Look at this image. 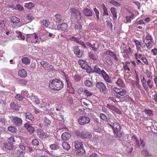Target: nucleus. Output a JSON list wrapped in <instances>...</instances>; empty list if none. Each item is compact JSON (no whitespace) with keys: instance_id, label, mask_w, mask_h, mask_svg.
<instances>
[{"instance_id":"1","label":"nucleus","mask_w":157,"mask_h":157,"mask_svg":"<svg viewBox=\"0 0 157 157\" xmlns=\"http://www.w3.org/2000/svg\"><path fill=\"white\" fill-rule=\"evenodd\" d=\"M93 73H95L102 75L105 81L109 83L111 82V80L109 76L104 70H101L98 65H96L94 67Z\"/></svg>"},{"instance_id":"2","label":"nucleus","mask_w":157,"mask_h":157,"mask_svg":"<svg viewBox=\"0 0 157 157\" xmlns=\"http://www.w3.org/2000/svg\"><path fill=\"white\" fill-rule=\"evenodd\" d=\"M63 86V82L58 79H55L50 82L49 87L52 90H59L62 89Z\"/></svg>"},{"instance_id":"3","label":"nucleus","mask_w":157,"mask_h":157,"mask_svg":"<svg viewBox=\"0 0 157 157\" xmlns=\"http://www.w3.org/2000/svg\"><path fill=\"white\" fill-rule=\"evenodd\" d=\"M110 126L112 128L114 136L116 137H120L122 136V131L121 130L120 125L118 123L114 122L113 125L110 124Z\"/></svg>"},{"instance_id":"4","label":"nucleus","mask_w":157,"mask_h":157,"mask_svg":"<svg viewBox=\"0 0 157 157\" xmlns=\"http://www.w3.org/2000/svg\"><path fill=\"white\" fill-rule=\"evenodd\" d=\"M90 121V119L85 115L80 116L78 120V123L81 125H84L88 124Z\"/></svg>"},{"instance_id":"5","label":"nucleus","mask_w":157,"mask_h":157,"mask_svg":"<svg viewBox=\"0 0 157 157\" xmlns=\"http://www.w3.org/2000/svg\"><path fill=\"white\" fill-rule=\"evenodd\" d=\"M12 123L15 126H19L22 124V121L21 119L18 117L12 116L11 117Z\"/></svg>"},{"instance_id":"6","label":"nucleus","mask_w":157,"mask_h":157,"mask_svg":"<svg viewBox=\"0 0 157 157\" xmlns=\"http://www.w3.org/2000/svg\"><path fill=\"white\" fill-rule=\"evenodd\" d=\"M96 86L99 89L101 92L105 94L107 92L106 87L104 84L102 82H97Z\"/></svg>"},{"instance_id":"7","label":"nucleus","mask_w":157,"mask_h":157,"mask_svg":"<svg viewBox=\"0 0 157 157\" xmlns=\"http://www.w3.org/2000/svg\"><path fill=\"white\" fill-rule=\"evenodd\" d=\"M72 16L77 21H78L82 17L81 13L78 9H72Z\"/></svg>"},{"instance_id":"8","label":"nucleus","mask_w":157,"mask_h":157,"mask_svg":"<svg viewBox=\"0 0 157 157\" xmlns=\"http://www.w3.org/2000/svg\"><path fill=\"white\" fill-rule=\"evenodd\" d=\"M113 90L117 94H119L121 96H124L126 94V91L125 89L114 87L113 88Z\"/></svg>"},{"instance_id":"9","label":"nucleus","mask_w":157,"mask_h":157,"mask_svg":"<svg viewBox=\"0 0 157 157\" xmlns=\"http://www.w3.org/2000/svg\"><path fill=\"white\" fill-rule=\"evenodd\" d=\"M25 116L26 119H29L32 122H34L36 121V118L34 115L30 113L27 112L26 113Z\"/></svg>"},{"instance_id":"10","label":"nucleus","mask_w":157,"mask_h":157,"mask_svg":"<svg viewBox=\"0 0 157 157\" xmlns=\"http://www.w3.org/2000/svg\"><path fill=\"white\" fill-rule=\"evenodd\" d=\"M18 75L19 76L22 78H25L27 76V71L24 69H20L18 71Z\"/></svg>"},{"instance_id":"11","label":"nucleus","mask_w":157,"mask_h":157,"mask_svg":"<svg viewBox=\"0 0 157 157\" xmlns=\"http://www.w3.org/2000/svg\"><path fill=\"white\" fill-rule=\"evenodd\" d=\"M81 136L84 138H90L92 137V135L90 132L82 131L81 133Z\"/></svg>"},{"instance_id":"12","label":"nucleus","mask_w":157,"mask_h":157,"mask_svg":"<svg viewBox=\"0 0 157 157\" xmlns=\"http://www.w3.org/2000/svg\"><path fill=\"white\" fill-rule=\"evenodd\" d=\"M24 127L26 128L27 130L31 134H32L34 131V128L31 125L28 123H26L24 125Z\"/></svg>"},{"instance_id":"13","label":"nucleus","mask_w":157,"mask_h":157,"mask_svg":"<svg viewBox=\"0 0 157 157\" xmlns=\"http://www.w3.org/2000/svg\"><path fill=\"white\" fill-rule=\"evenodd\" d=\"M57 27L58 29L59 30L65 31L68 28V25L67 24L64 23L58 25Z\"/></svg>"},{"instance_id":"14","label":"nucleus","mask_w":157,"mask_h":157,"mask_svg":"<svg viewBox=\"0 0 157 157\" xmlns=\"http://www.w3.org/2000/svg\"><path fill=\"white\" fill-rule=\"evenodd\" d=\"M63 18V17L62 15L57 13L55 15L54 20L56 23H59L62 22Z\"/></svg>"},{"instance_id":"15","label":"nucleus","mask_w":157,"mask_h":157,"mask_svg":"<svg viewBox=\"0 0 157 157\" xmlns=\"http://www.w3.org/2000/svg\"><path fill=\"white\" fill-rule=\"evenodd\" d=\"M83 13L85 15L87 16H91L93 13L92 11L88 8H85L83 10Z\"/></svg>"},{"instance_id":"16","label":"nucleus","mask_w":157,"mask_h":157,"mask_svg":"<svg viewBox=\"0 0 157 157\" xmlns=\"http://www.w3.org/2000/svg\"><path fill=\"white\" fill-rule=\"evenodd\" d=\"M71 137V134L68 132H64L61 136V139L63 140H69Z\"/></svg>"},{"instance_id":"17","label":"nucleus","mask_w":157,"mask_h":157,"mask_svg":"<svg viewBox=\"0 0 157 157\" xmlns=\"http://www.w3.org/2000/svg\"><path fill=\"white\" fill-rule=\"evenodd\" d=\"M106 107L111 111H115L118 113H119V112H120L119 109L114 105L108 104L106 105Z\"/></svg>"},{"instance_id":"18","label":"nucleus","mask_w":157,"mask_h":157,"mask_svg":"<svg viewBox=\"0 0 157 157\" xmlns=\"http://www.w3.org/2000/svg\"><path fill=\"white\" fill-rule=\"evenodd\" d=\"M4 147L6 149L9 150H12L14 148L13 144H10L7 142L4 144Z\"/></svg>"},{"instance_id":"19","label":"nucleus","mask_w":157,"mask_h":157,"mask_svg":"<svg viewBox=\"0 0 157 157\" xmlns=\"http://www.w3.org/2000/svg\"><path fill=\"white\" fill-rule=\"evenodd\" d=\"M146 43H145V45L146 48L148 49H150L152 48L154 45V42L153 40H149V41H146Z\"/></svg>"},{"instance_id":"20","label":"nucleus","mask_w":157,"mask_h":157,"mask_svg":"<svg viewBox=\"0 0 157 157\" xmlns=\"http://www.w3.org/2000/svg\"><path fill=\"white\" fill-rule=\"evenodd\" d=\"M27 36L28 38H34L36 39L35 41L33 42L35 44L37 43L38 41V36L35 33L33 34H28L27 35Z\"/></svg>"},{"instance_id":"21","label":"nucleus","mask_w":157,"mask_h":157,"mask_svg":"<svg viewBox=\"0 0 157 157\" xmlns=\"http://www.w3.org/2000/svg\"><path fill=\"white\" fill-rule=\"evenodd\" d=\"M116 83L119 86L124 87L125 86V84L124 83L123 81L120 78L117 79Z\"/></svg>"},{"instance_id":"22","label":"nucleus","mask_w":157,"mask_h":157,"mask_svg":"<svg viewBox=\"0 0 157 157\" xmlns=\"http://www.w3.org/2000/svg\"><path fill=\"white\" fill-rule=\"evenodd\" d=\"M78 62L80 66L83 69L87 65V62L86 60L80 59L78 61Z\"/></svg>"},{"instance_id":"23","label":"nucleus","mask_w":157,"mask_h":157,"mask_svg":"<svg viewBox=\"0 0 157 157\" xmlns=\"http://www.w3.org/2000/svg\"><path fill=\"white\" fill-rule=\"evenodd\" d=\"M93 94V93H92L90 91L86 89H85L84 90L83 94L85 96L87 97H89L92 96Z\"/></svg>"},{"instance_id":"24","label":"nucleus","mask_w":157,"mask_h":157,"mask_svg":"<svg viewBox=\"0 0 157 157\" xmlns=\"http://www.w3.org/2000/svg\"><path fill=\"white\" fill-rule=\"evenodd\" d=\"M141 82L142 86H143L144 89L146 91H148V87L147 86L146 84V80L145 78L143 77V78L141 79Z\"/></svg>"},{"instance_id":"25","label":"nucleus","mask_w":157,"mask_h":157,"mask_svg":"<svg viewBox=\"0 0 157 157\" xmlns=\"http://www.w3.org/2000/svg\"><path fill=\"white\" fill-rule=\"evenodd\" d=\"M40 63L42 67L46 70H48L49 66V63L44 60H42Z\"/></svg>"},{"instance_id":"26","label":"nucleus","mask_w":157,"mask_h":157,"mask_svg":"<svg viewBox=\"0 0 157 157\" xmlns=\"http://www.w3.org/2000/svg\"><path fill=\"white\" fill-rule=\"evenodd\" d=\"M141 42L142 41L141 40L139 41L136 39L134 40V42L136 47V49L138 51L140 49Z\"/></svg>"},{"instance_id":"27","label":"nucleus","mask_w":157,"mask_h":157,"mask_svg":"<svg viewBox=\"0 0 157 157\" xmlns=\"http://www.w3.org/2000/svg\"><path fill=\"white\" fill-rule=\"evenodd\" d=\"M110 11L113 16V19H116L117 17V10L116 9L112 7L110 9Z\"/></svg>"},{"instance_id":"28","label":"nucleus","mask_w":157,"mask_h":157,"mask_svg":"<svg viewBox=\"0 0 157 157\" xmlns=\"http://www.w3.org/2000/svg\"><path fill=\"white\" fill-rule=\"evenodd\" d=\"M11 22L14 23H18L19 22L20 19L19 18L16 17V16H12L11 18Z\"/></svg>"},{"instance_id":"29","label":"nucleus","mask_w":157,"mask_h":157,"mask_svg":"<svg viewBox=\"0 0 157 157\" xmlns=\"http://www.w3.org/2000/svg\"><path fill=\"white\" fill-rule=\"evenodd\" d=\"M99 47L98 44L96 42L92 44V48L93 50L94 51H96Z\"/></svg>"},{"instance_id":"30","label":"nucleus","mask_w":157,"mask_h":157,"mask_svg":"<svg viewBox=\"0 0 157 157\" xmlns=\"http://www.w3.org/2000/svg\"><path fill=\"white\" fill-rule=\"evenodd\" d=\"M135 144L136 145H137L138 147H140L141 144L142 145L143 147L144 146V144L143 143V141L141 139L140 140V144L139 141L137 139V138H135Z\"/></svg>"},{"instance_id":"31","label":"nucleus","mask_w":157,"mask_h":157,"mask_svg":"<svg viewBox=\"0 0 157 157\" xmlns=\"http://www.w3.org/2000/svg\"><path fill=\"white\" fill-rule=\"evenodd\" d=\"M75 148L79 149L80 147L82 146V142L76 141L75 142Z\"/></svg>"},{"instance_id":"32","label":"nucleus","mask_w":157,"mask_h":157,"mask_svg":"<svg viewBox=\"0 0 157 157\" xmlns=\"http://www.w3.org/2000/svg\"><path fill=\"white\" fill-rule=\"evenodd\" d=\"M147 86L150 89H151L153 86V82L150 79H148L147 81Z\"/></svg>"},{"instance_id":"33","label":"nucleus","mask_w":157,"mask_h":157,"mask_svg":"<svg viewBox=\"0 0 157 157\" xmlns=\"http://www.w3.org/2000/svg\"><path fill=\"white\" fill-rule=\"evenodd\" d=\"M73 51L74 53L77 56L79 55L80 52V50L78 47L77 46H76L73 47Z\"/></svg>"},{"instance_id":"34","label":"nucleus","mask_w":157,"mask_h":157,"mask_svg":"<svg viewBox=\"0 0 157 157\" xmlns=\"http://www.w3.org/2000/svg\"><path fill=\"white\" fill-rule=\"evenodd\" d=\"M10 107L13 110L17 111H18L19 110V106L15 104L14 103L12 102L11 103Z\"/></svg>"},{"instance_id":"35","label":"nucleus","mask_w":157,"mask_h":157,"mask_svg":"<svg viewBox=\"0 0 157 157\" xmlns=\"http://www.w3.org/2000/svg\"><path fill=\"white\" fill-rule=\"evenodd\" d=\"M62 145L63 148L66 150H68L70 147V146L69 144L65 142L63 143Z\"/></svg>"},{"instance_id":"36","label":"nucleus","mask_w":157,"mask_h":157,"mask_svg":"<svg viewBox=\"0 0 157 157\" xmlns=\"http://www.w3.org/2000/svg\"><path fill=\"white\" fill-rule=\"evenodd\" d=\"M35 6L34 4L32 2H29V3H26L25 6L26 8L31 9Z\"/></svg>"},{"instance_id":"37","label":"nucleus","mask_w":157,"mask_h":157,"mask_svg":"<svg viewBox=\"0 0 157 157\" xmlns=\"http://www.w3.org/2000/svg\"><path fill=\"white\" fill-rule=\"evenodd\" d=\"M83 69H86V71L88 73H93V71L91 67L88 64Z\"/></svg>"},{"instance_id":"38","label":"nucleus","mask_w":157,"mask_h":157,"mask_svg":"<svg viewBox=\"0 0 157 157\" xmlns=\"http://www.w3.org/2000/svg\"><path fill=\"white\" fill-rule=\"evenodd\" d=\"M59 148L58 145L57 144H52L50 146V148L52 150H55Z\"/></svg>"},{"instance_id":"39","label":"nucleus","mask_w":157,"mask_h":157,"mask_svg":"<svg viewBox=\"0 0 157 157\" xmlns=\"http://www.w3.org/2000/svg\"><path fill=\"white\" fill-rule=\"evenodd\" d=\"M22 61L23 63L25 64H28L30 63V59L26 57H25L22 58Z\"/></svg>"},{"instance_id":"40","label":"nucleus","mask_w":157,"mask_h":157,"mask_svg":"<svg viewBox=\"0 0 157 157\" xmlns=\"http://www.w3.org/2000/svg\"><path fill=\"white\" fill-rule=\"evenodd\" d=\"M39 137L40 139L45 138L47 137L46 134L43 131H40L39 132Z\"/></svg>"},{"instance_id":"41","label":"nucleus","mask_w":157,"mask_h":157,"mask_svg":"<svg viewBox=\"0 0 157 157\" xmlns=\"http://www.w3.org/2000/svg\"><path fill=\"white\" fill-rule=\"evenodd\" d=\"M84 83L85 86L87 87L90 86L93 84L91 81L88 80L85 81Z\"/></svg>"},{"instance_id":"42","label":"nucleus","mask_w":157,"mask_h":157,"mask_svg":"<svg viewBox=\"0 0 157 157\" xmlns=\"http://www.w3.org/2000/svg\"><path fill=\"white\" fill-rule=\"evenodd\" d=\"M49 21L47 20L43 19L41 22L42 25L45 26L46 27H47L48 25Z\"/></svg>"},{"instance_id":"43","label":"nucleus","mask_w":157,"mask_h":157,"mask_svg":"<svg viewBox=\"0 0 157 157\" xmlns=\"http://www.w3.org/2000/svg\"><path fill=\"white\" fill-rule=\"evenodd\" d=\"M33 17L32 14L29 13L27 15L26 18L29 21V22H31L33 20Z\"/></svg>"},{"instance_id":"44","label":"nucleus","mask_w":157,"mask_h":157,"mask_svg":"<svg viewBox=\"0 0 157 157\" xmlns=\"http://www.w3.org/2000/svg\"><path fill=\"white\" fill-rule=\"evenodd\" d=\"M81 76L78 75H76L74 77L73 80L75 82H77L81 80Z\"/></svg>"},{"instance_id":"45","label":"nucleus","mask_w":157,"mask_h":157,"mask_svg":"<svg viewBox=\"0 0 157 157\" xmlns=\"http://www.w3.org/2000/svg\"><path fill=\"white\" fill-rule=\"evenodd\" d=\"M74 28L76 30L81 31L82 30V27L78 23L75 25Z\"/></svg>"},{"instance_id":"46","label":"nucleus","mask_w":157,"mask_h":157,"mask_svg":"<svg viewBox=\"0 0 157 157\" xmlns=\"http://www.w3.org/2000/svg\"><path fill=\"white\" fill-rule=\"evenodd\" d=\"M8 130L13 133H15L16 132L17 129L16 128L13 126H10L8 127Z\"/></svg>"},{"instance_id":"47","label":"nucleus","mask_w":157,"mask_h":157,"mask_svg":"<svg viewBox=\"0 0 157 157\" xmlns=\"http://www.w3.org/2000/svg\"><path fill=\"white\" fill-rule=\"evenodd\" d=\"M23 153L24 152L23 151H21L19 149L16 150L14 152L15 154L17 156L21 155L23 154Z\"/></svg>"},{"instance_id":"48","label":"nucleus","mask_w":157,"mask_h":157,"mask_svg":"<svg viewBox=\"0 0 157 157\" xmlns=\"http://www.w3.org/2000/svg\"><path fill=\"white\" fill-rule=\"evenodd\" d=\"M77 152L78 153H80L81 154H83L85 152V151L84 149L83 148L82 146L79 149H77Z\"/></svg>"},{"instance_id":"49","label":"nucleus","mask_w":157,"mask_h":157,"mask_svg":"<svg viewBox=\"0 0 157 157\" xmlns=\"http://www.w3.org/2000/svg\"><path fill=\"white\" fill-rule=\"evenodd\" d=\"M122 63L123 64V68L124 70L126 71H130V68L128 67V65L126 64H124V63L122 62Z\"/></svg>"},{"instance_id":"50","label":"nucleus","mask_w":157,"mask_h":157,"mask_svg":"<svg viewBox=\"0 0 157 157\" xmlns=\"http://www.w3.org/2000/svg\"><path fill=\"white\" fill-rule=\"evenodd\" d=\"M100 118L104 121H106L107 120L106 116L103 113H101L100 115Z\"/></svg>"},{"instance_id":"51","label":"nucleus","mask_w":157,"mask_h":157,"mask_svg":"<svg viewBox=\"0 0 157 157\" xmlns=\"http://www.w3.org/2000/svg\"><path fill=\"white\" fill-rule=\"evenodd\" d=\"M15 141L14 138L13 137H10L8 138V142H7L13 144V143Z\"/></svg>"},{"instance_id":"52","label":"nucleus","mask_w":157,"mask_h":157,"mask_svg":"<svg viewBox=\"0 0 157 157\" xmlns=\"http://www.w3.org/2000/svg\"><path fill=\"white\" fill-rule=\"evenodd\" d=\"M16 33L18 34L19 36L20 37L22 40H25V37L24 36L22 35V33L21 32H19L18 31H17L16 32Z\"/></svg>"},{"instance_id":"53","label":"nucleus","mask_w":157,"mask_h":157,"mask_svg":"<svg viewBox=\"0 0 157 157\" xmlns=\"http://www.w3.org/2000/svg\"><path fill=\"white\" fill-rule=\"evenodd\" d=\"M105 62L109 65H111L112 64L113 62L111 58L109 57L107 58L105 61Z\"/></svg>"},{"instance_id":"54","label":"nucleus","mask_w":157,"mask_h":157,"mask_svg":"<svg viewBox=\"0 0 157 157\" xmlns=\"http://www.w3.org/2000/svg\"><path fill=\"white\" fill-rule=\"evenodd\" d=\"M32 144L34 146H37L39 145V142L37 139H34L32 140Z\"/></svg>"},{"instance_id":"55","label":"nucleus","mask_w":157,"mask_h":157,"mask_svg":"<svg viewBox=\"0 0 157 157\" xmlns=\"http://www.w3.org/2000/svg\"><path fill=\"white\" fill-rule=\"evenodd\" d=\"M145 112L149 116H151L152 115V111L151 109H145Z\"/></svg>"},{"instance_id":"56","label":"nucleus","mask_w":157,"mask_h":157,"mask_svg":"<svg viewBox=\"0 0 157 157\" xmlns=\"http://www.w3.org/2000/svg\"><path fill=\"white\" fill-rule=\"evenodd\" d=\"M71 40L74 41L77 43H79V41L80 40V39L78 37H74V36H72L70 38Z\"/></svg>"},{"instance_id":"57","label":"nucleus","mask_w":157,"mask_h":157,"mask_svg":"<svg viewBox=\"0 0 157 157\" xmlns=\"http://www.w3.org/2000/svg\"><path fill=\"white\" fill-rule=\"evenodd\" d=\"M105 54L107 55H109L113 57L115 54L113 52H112L111 51H107L105 52Z\"/></svg>"},{"instance_id":"58","label":"nucleus","mask_w":157,"mask_h":157,"mask_svg":"<svg viewBox=\"0 0 157 157\" xmlns=\"http://www.w3.org/2000/svg\"><path fill=\"white\" fill-rule=\"evenodd\" d=\"M146 74L148 78L150 79L152 78V74L151 72L150 71H147L146 72Z\"/></svg>"},{"instance_id":"59","label":"nucleus","mask_w":157,"mask_h":157,"mask_svg":"<svg viewBox=\"0 0 157 157\" xmlns=\"http://www.w3.org/2000/svg\"><path fill=\"white\" fill-rule=\"evenodd\" d=\"M83 88L82 87L80 86L78 88L77 92L80 94H82L83 92Z\"/></svg>"},{"instance_id":"60","label":"nucleus","mask_w":157,"mask_h":157,"mask_svg":"<svg viewBox=\"0 0 157 157\" xmlns=\"http://www.w3.org/2000/svg\"><path fill=\"white\" fill-rule=\"evenodd\" d=\"M141 59L142 61L146 65H148V62L147 60V59L144 57H141Z\"/></svg>"},{"instance_id":"61","label":"nucleus","mask_w":157,"mask_h":157,"mask_svg":"<svg viewBox=\"0 0 157 157\" xmlns=\"http://www.w3.org/2000/svg\"><path fill=\"white\" fill-rule=\"evenodd\" d=\"M94 10L95 12L97 18H98V20H99V12L98 10H97L96 8H94Z\"/></svg>"},{"instance_id":"62","label":"nucleus","mask_w":157,"mask_h":157,"mask_svg":"<svg viewBox=\"0 0 157 157\" xmlns=\"http://www.w3.org/2000/svg\"><path fill=\"white\" fill-rule=\"evenodd\" d=\"M146 41H149V40H153L152 36L149 34H148L146 36Z\"/></svg>"},{"instance_id":"63","label":"nucleus","mask_w":157,"mask_h":157,"mask_svg":"<svg viewBox=\"0 0 157 157\" xmlns=\"http://www.w3.org/2000/svg\"><path fill=\"white\" fill-rule=\"evenodd\" d=\"M126 149V151L129 153H131L132 151V147L131 146L127 147Z\"/></svg>"},{"instance_id":"64","label":"nucleus","mask_w":157,"mask_h":157,"mask_svg":"<svg viewBox=\"0 0 157 157\" xmlns=\"http://www.w3.org/2000/svg\"><path fill=\"white\" fill-rule=\"evenodd\" d=\"M110 3L111 4H113L116 6H120V4L119 3L114 1H111Z\"/></svg>"}]
</instances>
